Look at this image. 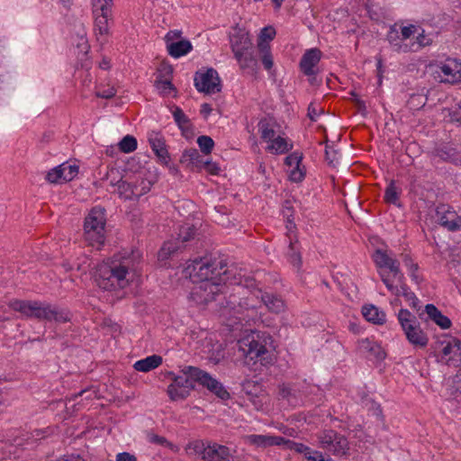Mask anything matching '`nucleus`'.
Instances as JSON below:
<instances>
[{
  "mask_svg": "<svg viewBox=\"0 0 461 461\" xmlns=\"http://www.w3.org/2000/svg\"><path fill=\"white\" fill-rule=\"evenodd\" d=\"M140 253L131 251L115 255L111 260L100 264L95 274L96 285L107 291L122 289L129 285L130 275L135 271Z\"/></svg>",
  "mask_w": 461,
  "mask_h": 461,
  "instance_id": "nucleus-1",
  "label": "nucleus"
},
{
  "mask_svg": "<svg viewBox=\"0 0 461 461\" xmlns=\"http://www.w3.org/2000/svg\"><path fill=\"white\" fill-rule=\"evenodd\" d=\"M14 311L19 312L29 318L40 321H56L65 323L70 321L71 313L67 309L55 304L40 301H14L12 303Z\"/></svg>",
  "mask_w": 461,
  "mask_h": 461,
  "instance_id": "nucleus-2",
  "label": "nucleus"
},
{
  "mask_svg": "<svg viewBox=\"0 0 461 461\" xmlns=\"http://www.w3.org/2000/svg\"><path fill=\"white\" fill-rule=\"evenodd\" d=\"M194 283H204L206 281H216L225 283L227 278L226 264L222 260L211 258H195L185 269Z\"/></svg>",
  "mask_w": 461,
  "mask_h": 461,
  "instance_id": "nucleus-3",
  "label": "nucleus"
},
{
  "mask_svg": "<svg viewBox=\"0 0 461 461\" xmlns=\"http://www.w3.org/2000/svg\"><path fill=\"white\" fill-rule=\"evenodd\" d=\"M258 58L265 69L270 70L274 66L270 46L267 42L259 41L257 48L235 56L240 69L250 76H256L259 70Z\"/></svg>",
  "mask_w": 461,
  "mask_h": 461,
  "instance_id": "nucleus-4",
  "label": "nucleus"
},
{
  "mask_svg": "<svg viewBox=\"0 0 461 461\" xmlns=\"http://www.w3.org/2000/svg\"><path fill=\"white\" fill-rule=\"evenodd\" d=\"M226 285L218 281H206L194 286L191 292L190 297L196 303L207 305L210 303L216 302L220 306L222 315V305H225Z\"/></svg>",
  "mask_w": 461,
  "mask_h": 461,
  "instance_id": "nucleus-5",
  "label": "nucleus"
},
{
  "mask_svg": "<svg viewBox=\"0 0 461 461\" xmlns=\"http://www.w3.org/2000/svg\"><path fill=\"white\" fill-rule=\"evenodd\" d=\"M267 340L271 341L270 336H265V334H260L259 332H253L238 341L239 351L242 353L246 358H249V360L257 361L259 359L260 361L267 360L268 351L267 349Z\"/></svg>",
  "mask_w": 461,
  "mask_h": 461,
  "instance_id": "nucleus-6",
  "label": "nucleus"
},
{
  "mask_svg": "<svg viewBox=\"0 0 461 461\" xmlns=\"http://www.w3.org/2000/svg\"><path fill=\"white\" fill-rule=\"evenodd\" d=\"M398 321L407 340L414 347L425 348L429 343L427 333L420 328L417 318L407 309H401L397 314Z\"/></svg>",
  "mask_w": 461,
  "mask_h": 461,
  "instance_id": "nucleus-7",
  "label": "nucleus"
},
{
  "mask_svg": "<svg viewBox=\"0 0 461 461\" xmlns=\"http://www.w3.org/2000/svg\"><path fill=\"white\" fill-rule=\"evenodd\" d=\"M105 210L101 207L93 208L85 219V239L91 246L102 245L104 242Z\"/></svg>",
  "mask_w": 461,
  "mask_h": 461,
  "instance_id": "nucleus-8",
  "label": "nucleus"
},
{
  "mask_svg": "<svg viewBox=\"0 0 461 461\" xmlns=\"http://www.w3.org/2000/svg\"><path fill=\"white\" fill-rule=\"evenodd\" d=\"M189 455L200 456L204 461H232L228 447L217 443L194 440L187 445Z\"/></svg>",
  "mask_w": 461,
  "mask_h": 461,
  "instance_id": "nucleus-9",
  "label": "nucleus"
},
{
  "mask_svg": "<svg viewBox=\"0 0 461 461\" xmlns=\"http://www.w3.org/2000/svg\"><path fill=\"white\" fill-rule=\"evenodd\" d=\"M198 235L197 229L191 223H185L178 229L177 237L175 241L165 242L158 252L161 259H166L171 255L191 246V242L195 240Z\"/></svg>",
  "mask_w": 461,
  "mask_h": 461,
  "instance_id": "nucleus-10",
  "label": "nucleus"
},
{
  "mask_svg": "<svg viewBox=\"0 0 461 461\" xmlns=\"http://www.w3.org/2000/svg\"><path fill=\"white\" fill-rule=\"evenodd\" d=\"M429 71L439 83L456 84L461 82V61L447 59L445 62L429 65Z\"/></svg>",
  "mask_w": 461,
  "mask_h": 461,
  "instance_id": "nucleus-11",
  "label": "nucleus"
},
{
  "mask_svg": "<svg viewBox=\"0 0 461 461\" xmlns=\"http://www.w3.org/2000/svg\"><path fill=\"white\" fill-rule=\"evenodd\" d=\"M320 447L334 456H347L349 451L348 438L333 429H324L317 434Z\"/></svg>",
  "mask_w": 461,
  "mask_h": 461,
  "instance_id": "nucleus-12",
  "label": "nucleus"
},
{
  "mask_svg": "<svg viewBox=\"0 0 461 461\" xmlns=\"http://www.w3.org/2000/svg\"><path fill=\"white\" fill-rule=\"evenodd\" d=\"M187 367L182 370V375H176L172 372L167 375L172 379V383L167 387V394L172 401L185 399L194 388L195 381L191 377Z\"/></svg>",
  "mask_w": 461,
  "mask_h": 461,
  "instance_id": "nucleus-13",
  "label": "nucleus"
},
{
  "mask_svg": "<svg viewBox=\"0 0 461 461\" xmlns=\"http://www.w3.org/2000/svg\"><path fill=\"white\" fill-rule=\"evenodd\" d=\"M187 370L194 381H196L203 387H206L210 392L214 393L220 399L227 400L230 398V393L224 388L222 384L213 378L209 373L191 366L187 367Z\"/></svg>",
  "mask_w": 461,
  "mask_h": 461,
  "instance_id": "nucleus-14",
  "label": "nucleus"
},
{
  "mask_svg": "<svg viewBox=\"0 0 461 461\" xmlns=\"http://www.w3.org/2000/svg\"><path fill=\"white\" fill-rule=\"evenodd\" d=\"M194 86L199 92L206 94L219 93L221 89L218 72L214 68H208L205 72H196Z\"/></svg>",
  "mask_w": 461,
  "mask_h": 461,
  "instance_id": "nucleus-15",
  "label": "nucleus"
},
{
  "mask_svg": "<svg viewBox=\"0 0 461 461\" xmlns=\"http://www.w3.org/2000/svg\"><path fill=\"white\" fill-rule=\"evenodd\" d=\"M222 315L234 317L239 321L244 319V312L247 311L255 312L256 305L250 303V299H240L236 294H230L225 300V305H222Z\"/></svg>",
  "mask_w": 461,
  "mask_h": 461,
  "instance_id": "nucleus-16",
  "label": "nucleus"
},
{
  "mask_svg": "<svg viewBox=\"0 0 461 461\" xmlns=\"http://www.w3.org/2000/svg\"><path fill=\"white\" fill-rule=\"evenodd\" d=\"M93 12L95 15V27L100 34L109 31V20L112 17L113 0H92Z\"/></svg>",
  "mask_w": 461,
  "mask_h": 461,
  "instance_id": "nucleus-17",
  "label": "nucleus"
},
{
  "mask_svg": "<svg viewBox=\"0 0 461 461\" xmlns=\"http://www.w3.org/2000/svg\"><path fill=\"white\" fill-rule=\"evenodd\" d=\"M436 212L439 224L448 230H456L461 227V218L448 205L440 204Z\"/></svg>",
  "mask_w": 461,
  "mask_h": 461,
  "instance_id": "nucleus-18",
  "label": "nucleus"
},
{
  "mask_svg": "<svg viewBox=\"0 0 461 461\" xmlns=\"http://www.w3.org/2000/svg\"><path fill=\"white\" fill-rule=\"evenodd\" d=\"M321 58V51L319 49L313 48L306 50L300 60L299 65L301 71L305 76L316 75L317 71L315 69V67L320 62Z\"/></svg>",
  "mask_w": 461,
  "mask_h": 461,
  "instance_id": "nucleus-19",
  "label": "nucleus"
},
{
  "mask_svg": "<svg viewBox=\"0 0 461 461\" xmlns=\"http://www.w3.org/2000/svg\"><path fill=\"white\" fill-rule=\"evenodd\" d=\"M427 314L428 319L433 321L441 329H448L451 327L450 319L442 314V312L432 303H429L425 306V310L421 312H419V317L422 320L423 315Z\"/></svg>",
  "mask_w": 461,
  "mask_h": 461,
  "instance_id": "nucleus-20",
  "label": "nucleus"
},
{
  "mask_svg": "<svg viewBox=\"0 0 461 461\" xmlns=\"http://www.w3.org/2000/svg\"><path fill=\"white\" fill-rule=\"evenodd\" d=\"M230 47L234 57L254 48L249 33L244 32H239L230 36Z\"/></svg>",
  "mask_w": 461,
  "mask_h": 461,
  "instance_id": "nucleus-21",
  "label": "nucleus"
},
{
  "mask_svg": "<svg viewBox=\"0 0 461 461\" xmlns=\"http://www.w3.org/2000/svg\"><path fill=\"white\" fill-rule=\"evenodd\" d=\"M260 294L261 302L267 307L269 311L275 313H279L285 309V303L283 299L274 294L263 293L260 289H258Z\"/></svg>",
  "mask_w": 461,
  "mask_h": 461,
  "instance_id": "nucleus-22",
  "label": "nucleus"
},
{
  "mask_svg": "<svg viewBox=\"0 0 461 461\" xmlns=\"http://www.w3.org/2000/svg\"><path fill=\"white\" fill-rule=\"evenodd\" d=\"M149 142L157 157L167 162V159L168 158V152L166 148L164 138L158 132H152L149 136Z\"/></svg>",
  "mask_w": 461,
  "mask_h": 461,
  "instance_id": "nucleus-23",
  "label": "nucleus"
},
{
  "mask_svg": "<svg viewBox=\"0 0 461 461\" xmlns=\"http://www.w3.org/2000/svg\"><path fill=\"white\" fill-rule=\"evenodd\" d=\"M203 157L200 155L196 149H185L183 152L180 162L185 164L187 167L191 169L197 168L201 169L203 162Z\"/></svg>",
  "mask_w": 461,
  "mask_h": 461,
  "instance_id": "nucleus-24",
  "label": "nucleus"
},
{
  "mask_svg": "<svg viewBox=\"0 0 461 461\" xmlns=\"http://www.w3.org/2000/svg\"><path fill=\"white\" fill-rule=\"evenodd\" d=\"M249 443L258 447H267V446H280L282 441H285V438L279 436H267V435H249L248 436Z\"/></svg>",
  "mask_w": 461,
  "mask_h": 461,
  "instance_id": "nucleus-25",
  "label": "nucleus"
},
{
  "mask_svg": "<svg viewBox=\"0 0 461 461\" xmlns=\"http://www.w3.org/2000/svg\"><path fill=\"white\" fill-rule=\"evenodd\" d=\"M167 49L170 56L173 58H180L190 52L193 46L188 40H180L176 42L168 43Z\"/></svg>",
  "mask_w": 461,
  "mask_h": 461,
  "instance_id": "nucleus-26",
  "label": "nucleus"
},
{
  "mask_svg": "<svg viewBox=\"0 0 461 461\" xmlns=\"http://www.w3.org/2000/svg\"><path fill=\"white\" fill-rule=\"evenodd\" d=\"M442 338L443 339L438 340V343L441 345L446 344L442 349L444 356H448L452 353L461 356V341L459 339L448 335H443Z\"/></svg>",
  "mask_w": 461,
  "mask_h": 461,
  "instance_id": "nucleus-27",
  "label": "nucleus"
},
{
  "mask_svg": "<svg viewBox=\"0 0 461 461\" xmlns=\"http://www.w3.org/2000/svg\"><path fill=\"white\" fill-rule=\"evenodd\" d=\"M276 122L271 118H262L258 122L260 137L266 141H271L276 138Z\"/></svg>",
  "mask_w": 461,
  "mask_h": 461,
  "instance_id": "nucleus-28",
  "label": "nucleus"
},
{
  "mask_svg": "<svg viewBox=\"0 0 461 461\" xmlns=\"http://www.w3.org/2000/svg\"><path fill=\"white\" fill-rule=\"evenodd\" d=\"M359 347L362 350H365L374 356L377 360H383L386 357V353L382 347L376 342L365 339L359 341Z\"/></svg>",
  "mask_w": 461,
  "mask_h": 461,
  "instance_id": "nucleus-29",
  "label": "nucleus"
},
{
  "mask_svg": "<svg viewBox=\"0 0 461 461\" xmlns=\"http://www.w3.org/2000/svg\"><path fill=\"white\" fill-rule=\"evenodd\" d=\"M162 363V357L158 355H152L144 359L135 362L133 367L140 372H149Z\"/></svg>",
  "mask_w": 461,
  "mask_h": 461,
  "instance_id": "nucleus-30",
  "label": "nucleus"
},
{
  "mask_svg": "<svg viewBox=\"0 0 461 461\" xmlns=\"http://www.w3.org/2000/svg\"><path fill=\"white\" fill-rule=\"evenodd\" d=\"M362 312L367 321L375 324L381 325L386 321L385 313L374 305L363 307Z\"/></svg>",
  "mask_w": 461,
  "mask_h": 461,
  "instance_id": "nucleus-31",
  "label": "nucleus"
},
{
  "mask_svg": "<svg viewBox=\"0 0 461 461\" xmlns=\"http://www.w3.org/2000/svg\"><path fill=\"white\" fill-rule=\"evenodd\" d=\"M436 152L437 156L442 160L461 166V153L457 152L455 149L443 147L438 149Z\"/></svg>",
  "mask_w": 461,
  "mask_h": 461,
  "instance_id": "nucleus-32",
  "label": "nucleus"
},
{
  "mask_svg": "<svg viewBox=\"0 0 461 461\" xmlns=\"http://www.w3.org/2000/svg\"><path fill=\"white\" fill-rule=\"evenodd\" d=\"M293 145L288 144L285 138L277 136L271 140L267 149L273 154H284L292 149Z\"/></svg>",
  "mask_w": 461,
  "mask_h": 461,
  "instance_id": "nucleus-33",
  "label": "nucleus"
},
{
  "mask_svg": "<svg viewBox=\"0 0 461 461\" xmlns=\"http://www.w3.org/2000/svg\"><path fill=\"white\" fill-rule=\"evenodd\" d=\"M173 116L178 127L182 130L183 133L185 134V132H187L191 127L190 120L188 117L179 107L175 108Z\"/></svg>",
  "mask_w": 461,
  "mask_h": 461,
  "instance_id": "nucleus-34",
  "label": "nucleus"
},
{
  "mask_svg": "<svg viewBox=\"0 0 461 461\" xmlns=\"http://www.w3.org/2000/svg\"><path fill=\"white\" fill-rule=\"evenodd\" d=\"M296 242L290 241L287 252L288 261L297 269L300 270L302 267V256L299 249L296 248Z\"/></svg>",
  "mask_w": 461,
  "mask_h": 461,
  "instance_id": "nucleus-35",
  "label": "nucleus"
},
{
  "mask_svg": "<svg viewBox=\"0 0 461 461\" xmlns=\"http://www.w3.org/2000/svg\"><path fill=\"white\" fill-rule=\"evenodd\" d=\"M134 186H132L131 182H128L123 180L117 186L116 192L120 195V197L125 200H133L134 199Z\"/></svg>",
  "mask_w": 461,
  "mask_h": 461,
  "instance_id": "nucleus-36",
  "label": "nucleus"
},
{
  "mask_svg": "<svg viewBox=\"0 0 461 461\" xmlns=\"http://www.w3.org/2000/svg\"><path fill=\"white\" fill-rule=\"evenodd\" d=\"M151 185L152 183L150 181L142 178L132 183V186H134V199H139L149 192Z\"/></svg>",
  "mask_w": 461,
  "mask_h": 461,
  "instance_id": "nucleus-37",
  "label": "nucleus"
},
{
  "mask_svg": "<svg viewBox=\"0 0 461 461\" xmlns=\"http://www.w3.org/2000/svg\"><path fill=\"white\" fill-rule=\"evenodd\" d=\"M119 148L124 153H131L137 149V140L133 136L126 135L119 142Z\"/></svg>",
  "mask_w": 461,
  "mask_h": 461,
  "instance_id": "nucleus-38",
  "label": "nucleus"
},
{
  "mask_svg": "<svg viewBox=\"0 0 461 461\" xmlns=\"http://www.w3.org/2000/svg\"><path fill=\"white\" fill-rule=\"evenodd\" d=\"M197 144H198L201 151L204 155L210 154L214 147L213 140L211 137L206 136V135L199 136L197 139Z\"/></svg>",
  "mask_w": 461,
  "mask_h": 461,
  "instance_id": "nucleus-39",
  "label": "nucleus"
},
{
  "mask_svg": "<svg viewBox=\"0 0 461 461\" xmlns=\"http://www.w3.org/2000/svg\"><path fill=\"white\" fill-rule=\"evenodd\" d=\"M399 194L394 182L392 181L384 191V201L388 203L397 204Z\"/></svg>",
  "mask_w": 461,
  "mask_h": 461,
  "instance_id": "nucleus-40",
  "label": "nucleus"
},
{
  "mask_svg": "<svg viewBox=\"0 0 461 461\" xmlns=\"http://www.w3.org/2000/svg\"><path fill=\"white\" fill-rule=\"evenodd\" d=\"M64 167L62 164L50 170L46 176V180L51 184H57L63 181Z\"/></svg>",
  "mask_w": 461,
  "mask_h": 461,
  "instance_id": "nucleus-41",
  "label": "nucleus"
},
{
  "mask_svg": "<svg viewBox=\"0 0 461 461\" xmlns=\"http://www.w3.org/2000/svg\"><path fill=\"white\" fill-rule=\"evenodd\" d=\"M282 445H285L290 450H294L297 453L303 454L304 456L307 455V453H309V447L303 443L285 438V441H282Z\"/></svg>",
  "mask_w": 461,
  "mask_h": 461,
  "instance_id": "nucleus-42",
  "label": "nucleus"
},
{
  "mask_svg": "<svg viewBox=\"0 0 461 461\" xmlns=\"http://www.w3.org/2000/svg\"><path fill=\"white\" fill-rule=\"evenodd\" d=\"M62 167H64L63 174V181L69 182L73 180L77 175L78 174V166L76 164L70 165L68 163H63Z\"/></svg>",
  "mask_w": 461,
  "mask_h": 461,
  "instance_id": "nucleus-43",
  "label": "nucleus"
},
{
  "mask_svg": "<svg viewBox=\"0 0 461 461\" xmlns=\"http://www.w3.org/2000/svg\"><path fill=\"white\" fill-rule=\"evenodd\" d=\"M105 177L107 180L110 181V185L112 186L117 187L120 185V183L123 181L120 171L114 167H112L107 171Z\"/></svg>",
  "mask_w": 461,
  "mask_h": 461,
  "instance_id": "nucleus-44",
  "label": "nucleus"
},
{
  "mask_svg": "<svg viewBox=\"0 0 461 461\" xmlns=\"http://www.w3.org/2000/svg\"><path fill=\"white\" fill-rule=\"evenodd\" d=\"M155 86L164 95H168L175 90L171 79H156Z\"/></svg>",
  "mask_w": 461,
  "mask_h": 461,
  "instance_id": "nucleus-45",
  "label": "nucleus"
},
{
  "mask_svg": "<svg viewBox=\"0 0 461 461\" xmlns=\"http://www.w3.org/2000/svg\"><path fill=\"white\" fill-rule=\"evenodd\" d=\"M391 259L392 258L381 249L375 250L374 261L378 267H385Z\"/></svg>",
  "mask_w": 461,
  "mask_h": 461,
  "instance_id": "nucleus-46",
  "label": "nucleus"
},
{
  "mask_svg": "<svg viewBox=\"0 0 461 461\" xmlns=\"http://www.w3.org/2000/svg\"><path fill=\"white\" fill-rule=\"evenodd\" d=\"M385 267L390 269V271L393 274V276L398 279V282L404 280L403 274L400 270V263L397 259L392 258Z\"/></svg>",
  "mask_w": 461,
  "mask_h": 461,
  "instance_id": "nucleus-47",
  "label": "nucleus"
},
{
  "mask_svg": "<svg viewBox=\"0 0 461 461\" xmlns=\"http://www.w3.org/2000/svg\"><path fill=\"white\" fill-rule=\"evenodd\" d=\"M173 68L169 64L162 63L158 69L156 79H172Z\"/></svg>",
  "mask_w": 461,
  "mask_h": 461,
  "instance_id": "nucleus-48",
  "label": "nucleus"
},
{
  "mask_svg": "<svg viewBox=\"0 0 461 461\" xmlns=\"http://www.w3.org/2000/svg\"><path fill=\"white\" fill-rule=\"evenodd\" d=\"M279 395L288 402H292L293 399H295V393L289 384H283L279 386Z\"/></svg>",
  "mask_w": 461,
  "mask_h": 461,
  "instance_id": "nucleus-49",
  "label": "nucleus"
},
{
  "mask_svg": "<svg viewBox=\"0 0 461 461\" xmlns=\"http://www.w3.org/2000/svg\"><path fill=\"white\" fill-rule=\"evenodd\" d=\"M403 297L405 300L409 303V305L413 309L420 312V300L415 295V294L411 291H409L408 293H403Z\"/></svg>",
  "mask_w": 461,
  "mask_h": 461,
  "instance_id": "nucleus-50",
  "label": "nucleus"
},
{
  "mask_svg": "<svg viewBox=\"0 0 461 461\" xmlns=\"http://www.w3.org/2000/svg\"><path fill=\"white\" fill-rule=\"evenodd\" d=\"M302 159H303L302 155H300L297 152H294L285 158V162L289 167H300Z\"/></svg>",
  "mask_w": 461,
  "mask_h": 461,
  "instance_id": "nucleus-51",
  "label": "nucleus"
},
{
  "mask_svg": "<svg viewBox=\"0 0 461 461\" xmlns=\"http://www.w3.org/2000/svg\"><path fill=\"white\" fill-rule=\"evenodd\" d=\"M323 113V108L319 107L318 105L311 103L308 106L307 115L311 119V121H316L317 117Z\"/></svg>",
  "mask_w": 461,
  "mask_h": 461,
  "instance_id": "nucleus-52",
  "label": "nucleus"
},
{
  "mask_svg": "<svg viewBox=\"0 0 461 461\" xmlns=\"http://www.w3.org/2000/svg\"><path fill=\"white\" fill-rule=\"evenodd\" d=\"M305 172L303 169H301L300 167H294V169L291 170L289 177L291 181L294 183H299L303 180Z\"/></svg>",
  "mask_w": 461,
  "mask_h": 461,
  "instance_id": "nucleus-53",
  "label": "nucleus"
},
{
  "mask_svg": "<svg viewBox=\"0 0 461 461\" xmlns=\"http://www.w3.org/2000/svg\"><path fill=\"white\" fill-rule=\"evenodd\" d=\"M116 94V90L113 86H108L103 90H98L95 92V95L99 98L110 99L113 97Z\"/></svg>",
  "mask_w": 461,
  "mask_h": 461,
  "instance_id": "nucleus-54",
  "label": "nucleus"
},
{
  "mask_svg": "<svg viewBox=\"0 0 461 461\" xmlns=\"http://www.w3.org/2000/svg\"><path fill=\"white\" fill-rule=\"evenodd\" d=\"M350 95L354 96L353 103L355 106L357 107V111L363 114L366 115V106L365 101L359 99L357 97V95L355 92H351Z\"/></svg>",
  "mask_w": 461,
  "mask_h": 461,
  "instance_id": "nucleus-55",
  "label": "nucleus"
},
{
  "mask_svg": "<svg viewBox=\"0 0 461 461\" xmlns=\"http://www.w3.org/2000/svg\"><path fill=\"white\" fill-rule=\"evenodd\" d=\"M403 262L405 263L406 267H408L410 271L411 272L412 279L417 281L418 276H416L415 272L418 270V265L413 263L411 258L408 255L403 256Z\"/></svg>",
  "mask_w": 461,
  "mask_h": 461,
  "instance_id": "nucleus-56",
  "label": "nucleus"
},
{
  "mask_svg": "<svg viewBox=\"0 0 461 461\" xmlns=\"http://www.w3.org/2000/svg\"><path fill=\"white\" fill-rule=\"evenodd\" d=\"M202 168H204L207 172H209L212 175H218L220 172V167H218V165L209 160H204L203 162Z\"/></svg>",
  "mask_w": 461,
  "mask_h": 461,
  "instance_id": "nucleus-57",
  "label": "nucleus"
},
{
  "mask_svg": "<svg viewBox=\"0 0 461 461\" xmlns=\"http://www.w3.org/2000/svg\"><path fill=\"white\" fill-rule=\"evenodd\" d=\"M402 36L403 40L409 39L411 35L418 32V27L413 24L402 27Z\"/></svg>",
  "mask_w": 461,
  "mask_h": 461,
  "instance_id": "nucleus-58",
  "label": "nucleus"
},
{
  "mask_svg": "<svg viewBox=\"0 0 461 461\" xmlns=\"http://www.w3.org/2000/svg\"><path fill=\"white\" fill-rule=\"evenodd\" d=\"M381 278L390 292H392L396 296H400V290L398 289V286L393 285L392 281L388 278V276H384V274H381Z\"/></svg>",
  "mask_w": 461,
  "mask_h": 461,
  "instance_id": "nucleus-59",
  "label": "nucleus"
},
{
  "mask_svg": "<svg viewBox=\"0 0 461 461\" xmlns=\"http://www.w3.org/2000/svg\"><path fill=\"white\" fill-rule=\"evenodd\" d=\"M417 42L420 47L429 46L432 43V39L428 35H425L424 30L421 32L418 33Z\"/></svg>",
  "mask_w": 461,
  "mask_h": 461,
  "instance_id": "nucleus-60",
  "label": "nucleus"
},
{
  "mask_svg": "<svg viewBox=\"0 0 461 461\" xmlns=\"http://www.w3.org/2000/svg\"><path fill=\"white\" fill-rule=\"evenodd\" d=\"M276 35V31L272 27H265L261 30L260 32V39L263 40L262 41L265 42V40H273Z\"/></svg>",
  "mask_w": 461,
  "mask_h": 461,
  "instance_id": "nucleus-61",
  "label": "nucleus"
},
{
  "mask_svg": "<svg viewBox=\"0 0 461 461\" xmlns=\"http://www.w3.org/2000/svg\"><path fill=\"white\" fill-rule=\"evenodd\" d=\"M149 440L150 443L160 445V446H165V445L168 444V441L166 438H164L162 436H158L157 434H149Z\"/></svg>",
  "mask_w": 461,
  "mask_h": 461,
  "instance_id": "nucleus-62",
  "label": "nucleus"
},
{
  "mask_svg": "<svg viewBox=\"0 0 461 461\" xmlns=\"http://www.w3.org/2000/svg\"><path fill=\"white\" fill-rule=\"evenodd\" d=\"M448 116L451 122H461V101L459 102L456 109L449 111Z\"/></svg>",
  "mask_w": 461,
  "mask_h": 461,
  "instance_id": "nucleus-63",
  "label": "nucleus"
},
{
  "mask_svg": "<svg viewBox=\"0 0 461 461\" xmlns=\"http://www.w3.org/2000/svg\"><path fill=\"white\" fill-rule=\"evenodd\" d=\"M116 461H137V457L129 452H122L116 456Z\"/></svg>",
  "mask_w": 461,
  "mask_h": 461,
  "instance_id": "nucleus-64",
  "label": "nucleus"
}]
</instances>
